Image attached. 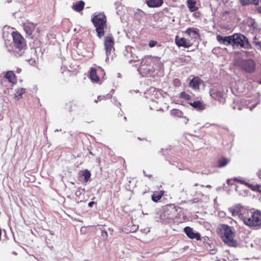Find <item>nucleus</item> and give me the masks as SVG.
I'll return each mask as SVG.
<instances>
[{
	"instance_id": "e433bc0d",
	"label": "nucleus",
	"mask_w": 261,
	"mask_h": 261,
	"mask_svg": "<svg viewBox=\"0 0 261 261\" xmlns=\"http://www.w3.org/2000/svg\"><path fill=\"white\" fill-rule=\"evenodd\" d=\"M251 4H253L255 5H257L259 3V0H251Z\"/></svg>"
},
{
	"instance_id": "8fccbe9b",
	"label": "nucleus",
	"mask_w": 261,
	"mask_h": 261,
	"mask_svg": "<svg viewBox=\"0 0 261 261\" xmlns=\"http://www.w3.org/2000/svg\"><path fill=\"white\" fill-rule=\"evenodd\" d=\"M124 119L125 120H126V117H124Z\"/></svg>"
},
{
	"instance_id": "de8ad7c7",
	"label": "nucleus",
	"mask_w": 261,
	"mask_h": 261,
	"mask_svg": "<svg viewBox=\"0 0 261 261\" xmlns=\"http://www.w3.org/2000/svg\"><path fill=\"white\" fill-rule=\"evenodd\" d=\"M59 131H61V129L59 130V129H56L55 130V132H59Z\"/></svg>"
},
{
	"instance_id": "cd10ccee",
	"label": "nucleus",
	"mask_w": 261,
	"mask_h": 261,
	"mask_svg": "<svg viewBox=\"0 0 261 261\" xmlns=\"http://www.w3.org/2000/svg\"><path fill=\"white\" fill-rule=\"evenodd\" d=\"M228 161L225 159L220 160L218 162V166L219 167H223L227 165Z\"/></svg>"
},
{
	"instance_id": "aec40b11",
	"label": "nucleus",
	"mask_w": 261,
	"mask_h": 261,
	"mask_svg": "<svg viewBox=\"0 0 261 261\" xmlns=\"http://www.w3.org/2000/svg\"><path fill=\"white\" fill-rule=\"evenodd\" d=\"M84 2L81 1L73 4L72 6V8L74 10L77 12H80L84 9Z\"/></svg>"
},
{
	"instance_id": "20e7f679",
	"label": "nucleus",
	"mask_w": 261,
	"mask_h": 261,
	"mask_svg": "<svg viewBox=\"0 0 261 261\" xmlns=\"http://www.w3.org/2000/svg\"><path fill=\"white\" fill-rule=\"evenodd\" d=\"M177 215V208L173 204L166 205L160 216L162 223H168L176 217Z\"/></svg>"
},
{
	"instance_id": "9d476101",
	"label": "nucleus",
	"mask_w": 261,
	"mask_h": 261,
	"mask_svg": "<svg viewBox=\"0 0 261 261\" xmlns=\"http://www.w3.org/2000/svg\"><path fill=\"white\" fill-rule=\"evenodd\" d=\"M250 99L242 98L239 103L238 101H234L232 108L233 110L238 109V110H241L243 108H249L250 110L251 111L255 107V105H253L252 106H248L250 103Z\"/></svg>"
},
{
	"instance_id": "4c0bfd02",
	"label": "nucleus",
	"mask_w": 261,
	"mask_h": 261,
	"mask_svg": "<svg viewBox=\"0 0 261 261\" xmlns=\"http://www.w3.org/2000/svg\"><path fill=\"white\" fill-rule=\"evenodd\" d=\"M108 236V233L105 230H102V232H101V236L102 237H107Z\"/></svg>"
},
{
	"instance_id": "c756f323",
	"label": "nucleus",
	"mask_w": 261,
	"mask_h": 261,
	"mask_svg": "<svg viewBox=\"0 0 261 261\" xmlns=\"http://www.w3.org/2000/svg\"><path fill=\"white\" fill-rule=\"evenodd\" d=\"M241 4L242 5H247L249 4H251V0H241Z\"/></svg>"
},
{
	"instance_id": "2eb2a0df",
	"label": "nucleus",
	"mask_w": 261,
	"mask_h": 261,
	"mask_svg": "<svg viewBox=\"0 0 261 261\" xmlns=\"http://www.w3.org/2000/svg\"><path fill=\"white\" fill-rule=\"evenodd\" d=\"M163 3V0H148L146 1V4L150 8L160 7Z\"/></svg>"
},
{
	"instance_id": "393cba45",
	"label": "nucleus",
	"mask_w": 261,
	"mask_h": 261,
	"mask_svg": "<svg viewBox=\"0 0 261 261\" xmlns=\"http://www.w3.org/2000/svg\"><path fill=\"white\" fill-rule=\"evenodd\" d=\"M171 115L174 117H182L183 113L178 109H173L170 111Z\"/></svg>"
},
{
	"instance_id": "58836bf2",
	"label": "nucleus",
	"mask_w": 261,
	"mask_h": 261,
	"mask_svg": "<svg viewBox=\"0 0 261 261\" xmlns=\"http://www.w3.org/2000/svg\"><path fill=\"white\" fill-rule=\"evenodd\" d=\"M138 229V226H134V228L130 229L131 232H135Z\"/></svg>"
},
{
	"instance_id": "423d86ee",
	"label": "nucleus",
	"mask_w": 261,
	"mask_h": 261,
	"mask_svg": "<svg viewBox=\"0 0 261 261\" xmlns=\"http://www.w3.org/2000/svg\"><path fill=\"white\" fill-rule=\"evenodd\" d=\"M232 45L234 47L251 48V46L247 38L242 34H235L232 35Z\"/></svg>"
},
{
	"instance_id": "3c124183",
	"label": "nucleus",
	"mask_w": 261,
	"mask_h": 261,
	"mask_svg": "<svg viewBox=\"0 0 261 261\" xmlns=\"http://www.w3.org/2000/svg\"><path fill=\"white\" fill-rule=\"evenodd\" d=\"M206 187H211V186L210 185H207L206 186Z\"/></svg>"
},
{
	"instance_id": "f3484780",
	"label": "nucleus",
	"mask_w": 261,
	"mask_h": 261,
	"mask_svg": "<svg viewBox=\"0 0 261 261\" xmlns=\"http://www.w3.org/2000/svg\"><path fill=\"white\" fill-rule=\"evenodd\" d=\"M200 82V80L199 77H195L192 79L191 80L189 85L190 86L193 88L194 89H198L199 87V84Z\"/></svg>"
},
{
	"instance_id": "f257e3e1",
	"label": "nucleus",
	"mask_w": 261,
	"mask_h": 261,
	"mask_svg": "<svg viewBox=\"0 0 261 261\" xmlns=\"http://www.w3.org/2000/svg\"><path fill=\"white\" fill-rule=\"evenodd\" d=\"M229 211L233 216H238L249 227L254 229L261 227V213L259 211L246 208L240 204L229 208Z\"/></svg>"
},
{
	"instance_id": "a211bd4d",
	"label": "nucleus",
	"mask_w": 261,
	"mask_h": 261,
	"mask_svg": "<svg viewBox=\"0 0 261 261\" xmlns=\"http://www.w3.org/2000/svg\"><path fill=\"white\" fill-rule=\"evenodd\" d=\"M5 77L12 83H16L15 75L12 71H8L5 75Z\"/></svg>"
},
{
	"instance_id": "603ef678",
	"label": "nucleus",
	"mask_w": 261,
	"mask_h": 261,
	"mask_svg": "<svg viewBox=\"0 0 261 261\" xmlns=\"http://www.w3.org/2000/svg\"><path fill=\"white\" fill-rule=\"evenodd\" d=\"M133 62V60L129 61V62L130 63Z\"/></svg>"
},
{
	"instance_id": "b1692460",
	"label": "nucleus",
	"mask_w": 261,
	"mask_h": 261,
	"mask_svg": "<svg viewBox=\"0 0 261 261\" xmlns=\"http://www.w3.org/2000/svg\"><path fill=\"white\" fill-rule=\"evenodd\" d=\"M164 193L162 191L154 192L151 196V199L154 202H158L163 196Z\"/></svg>"
},
{
	"instance_id": "c9c22d12",
	"label": "nucleus",
	"mask_w": 261,
	"mask_h": 261,
	"mask_svg": "<svg viewBox=\"0 0 261 261\" xmlns=\"http://www.w3.org/2000/svg\"><path fill=\"white\" fill-rule=\"evenodd\" d=\"M254 43L258 47V48L261 49V42L255 41V42H254Z\"/></svg>"
},
{
	"instance_id": "72a5a7b5",
	"label": "nucleus",
	"mask_w": 261,
	"mask_h": 261,
	"mask_svg": "<svg viewBox=\"0 0 261 261\" xmlns=\"http://www.w3.org/2000/svg\"><path fill=\"white\" fill-rule=\"evenodd\" d=\"M141 231L142 232H143V233L147 234V233H148L150 231V230H149V228H146L143 229H141Z\"/></svg>"
},
{
	"instance_id": "dca6fc26",
	"label": "nucleus",
	"mask_w": 261,
	"mask_h": 261,
	"mask_svg": "<svg viewBox=\"0 0 261 261\" xmlns=\"http://www.w3.org/2000/svg\"><path fill=\"white\" fill-rule=\"evenodd\" d=\"M210 95L216 100H220L223 96V94L221 91L214 89H212L210 91Z\"/></svg>"
},
{
	"instance_id": "f03ea898",
	"label": "nucleus",
	"mask_w": 261,
	"mask_h": 261,
	"mask_svg": "<svg viewBox=\"0 0 261 261\" xmlns=\"http://www.w3.org/2000/svg\"><path fill=\"white\" fill-rule=\"evenodd\" d=\"M161 66L160 58L156 56H145L141 60L140 70L146 75H149Z\"/></svg>"
},
{
	"instance_id": "1a4fd4ad",
	"label": "nucleus",
	"mask_w": 261,
	"mask_h": 261,
	"mask_svg": "<svg viewBox=\"0 0 261 261\" xmlns=\"http://www.w3.org/2000/svg\"><path fill=\"white\" fill-rule=\"evenodd\" d=\"M114 38L112 35L109 34L105 37L104 46L107 56L106 60L109 59L112 49H114Z\"/></svg>"
},
{
	"instance_id": "37998d69",
	"label": "nucleus",
	"mask_w": 261,
	"mask_h": 261,
	"mask_svg": "<svg viewBox=\"0 0 261 261\" xmlns=\"http://www.w3.org/2000/svg\"><path fill=\"white\" fill-rule=\"evenodd\" d=\"M81 192L80 191H77L76 192L75 194L76 196H79L81 194Z\"/></svg>"
},
{
	"instance_id": "79ce46f5",
	"label": "nucleus",
	"mask_w": 261,
	"mask_h": 261,
	"mask_svg": "<svg viewBox=\"0 0 261 261\" xmlns=\"http://www.w3.org/2000/svg\"><path fill=\"white\" fill-rule=\"evenodd\" d=\"M256 11L258 13L261 14V7H258V8H257Z\"/></svg>"
},
{
	"instance_id": "5701e85b",
	"label": "nucleus",
	"mask_w": 261,
	"mask_h": 261,
	"mask_svg": "<svg viewBox=\"0 0 261 261\" xmlns=\"http://www.w3.org/2000/svg\"><path fill=\"white\" fill-rule=\"evenodd\" d=\"M90 77L92 81L98 82L99 78L97 75L96 70L94 68H91L90 69Z\"/></svg>"
},
{
	"instance_id": "bb28decb",
	"label": "nucleus",
	"mask_w": 261,
	"mask_h": 261,
	"mask_svg": "<svg viewBox=\"0 0 261 261\" xmlns=\"http://www.w3.org/2000/svg\"><path fill=\"white\" fill-rule=\"evenodd\" d=\"M83 176L84 177V180L85 182L88 181L91 176V173L88 170L84 171Z\"/></svg>"
},
{
	"instance_id": "2f4dec72",
	"label": "nucleus",
	"mask_w": 261,
	"mask_h": 261,
	"mask_svg": "<svg viewBox=\"0 0 261 261\" xmlns=\"http://www.w3.org/2000/svg\"><path fill=\"white\" fill-rule=\"evenodd\" d=\"M181 96L187 99H189V97H190V96L188 94H187L184 92L181 93Z\"/></svg>"
},
{
	"instance_id": "f704fd0d",
	"label": "nucleus",
	"mask_w": 261,
	"mask_h": 261,
	"mask_svg": "<svg viewBox=\"0 0 261 261\" xmlns=\"http://www.w3.org/2000/svg\"><path fill=\"white\" fill-rule=\"evenodd\" d=\"M238 182L247 186L248 182L242 179H237Z\"/></svg>"
},
{
	"instance_id": "09e8293b",
	"label": "nucleus",
	"mask_w": 261,
	"mask_h": 261,
	"mask_svg": "<svg viewBox=\"0 0 261 261\" xmlns=\"http://www.w3.org/2000/svg\"><path fill=\"white\" fill-rule=\"evenodd\" d=\"M89 154L93 155V154L91 151H89Z\"/></svg>"
},
{
	"instance_id": "ddd939ff",
	"label": "nucleus",
	"mask_w": 261,
	"mask_h": 261,
	"mask_svg": "<svg viewBox=\"0 0 261 261\" xmlns=\"http://www.w3.org/2000/svg\"><path fill=\"white\" fill-rule=\"evenodd\" d=\"M217 39L221 44H223L225 45H228L229 44L232 45V35L228 36L218 35Z\"/></svg>"
},
{
	"instance_id": "a19ab883",
	"label": "nucleus",
	"mask_w": 261,
	"mask_h": 261,
	"mask_svg": "<svg viewBox=\"0 0 261 261\" xmlns=\"http://www.w3.org/2000/svg\"><path fill=\"white\" fill-rule=\"evenodd\" d=\"M257 176L261 179V169L257 173Z\"/></svg>"
},
{
	"instance_id": "49530a36",
	"label": "nucleus",
	"mask_w": 261,
	"mask_h": 261,
	"mask_svg": "<svg viewBox=\"0 0 261 261\" xmlns=\"http://www.w3.org/2000/svg\"><path fill=\"white\" fill-rule=\"evenodd\" d=\"M20 71H21V69H18L17 70V72L18 73H19Z\"/></svg>"
},
{
	"instance_id": "9b49d317",
	"label": "nucleus",
	"mask_w": 261,
	"mask_h": 261,
	"mask_svg": "<svg viewBox=\"0 0 261 261\" xmlns=\"http://www.w3.org/2000/svg\"><path fill=\"white\" fill-rule=\"evenodd\" d=\"M184 232L187 236L190 239H196L197 240H200V234L198 232H195L190 227H186L184 228Z\"/></svg>"
},
{
	"instance_id": "6e6552de",
	"label": "nucleus",
	"mask_w": 261,
	"mask_h": 261,
	"mask_svg": "<svg viewBox=\"0 0 261 261\" xmlns=\"http://www.w3.org/2000/svg\"><path fill=\"white\" fill-rule=\"evenodd\" d=\"M14 46L19 50H22L26 47V43L23 37L18 33L13 32L12 34Z\"/></svg>"
},
{
	"instance_id": "ea45409f",
	"label": "nucleus",
	"mask_w": 261,
	"mask_h": 261,
	"mask_svg": "<svg viewBox=\"0 0 261 261\" xmlns=\"http://www.w3.org/2000/svg\"><path fill=\"white\" fill-rule=\"evenodd\" d=\"M94 203H95V202H93V201H91V202H90L88 203V206H89V207H92V206H93V204H94Z\"/></svg>"
},
{
	"instance_id": "c03bdc74",
	"label": "nucleus",
	"mask_w": 261,
	"mask_h": 261,
	"mask_svg": "<svg viewBox=\"0 0 261 261\" xmlns=\"http://www.w3.org/2000/svg\"><path fill=\"white\" fill-rule=\"evenodd\" d=\"M101 96H98V98H97V99H96L94 100V102L97 103L98 102V100H99V99L100 98Z\"/></svg>"
},
{
	"instance_id": "473e14b6",
	"label": "nucleus",
	"mask_w": 261,
	"mask_h": 261,
	"mask_svg": "<svg viewBox=\"0 0 261 261\" xmlns=\"http://www.w3.org/2000/svg\"><path fill=\"white\" fill-rule=\"evenodd\" d=\"M255 191L259 192L261 194V185H257Z\"/></svg>"
},
{
	"instance_id": "5fc2aeb1",
	"label": "nucleus",
	"mask_w": 261,
	"mask_h": 261,
	"mask_svg": "<svg viewBox=\"0 0 261 261\" xmlns=\"http://www.w3.org/2000/svg\"><path fill=\"white\" fill-rule=\"evenodd\" d=\"M107 96H109V97H110V95H109V94H107Z\"/></svg>"
},
{
	"instance_id": "7c9ffc66",
	"label": "nucleus",
	"mask_w": 261,
	"mask_h": 261,
	"mask_svg": "<svg viewBox=\"0 0 261 261\" xmlns=\"http://www.w3.org/2000/svg\"><path fill=\"white\" fill-rule=\"evenodd\" d=\"M157 42L155 41H150L149 43V46L150 47H153L156 45Z\"/></svg>"
},
{
	"instance_id": "0eeeda50",
	"label": "nucleus",
	"mask_w": 261,
	"mask_h": 261,
	"mask_svg": "<svg viewBox=\"0 0 261 261\" xmlns=\"http://www.w3.org/2000/svg\"><path fill=\"white\" fill-rule=\"evenodd\" d=\"M238 66L247 72L252 73L255 69V63L251 59L240 60L237 63Z\"/></svg>"
},
{
	"instance_id": "6ab92c4d",
	"label": "nucleus",
	"mask_w": 261,
	"mask_h": 261,
	"mask_svg": "<svg viewBox=\"0 0 261 261\" xmlns=\"http://www.w3.org/2000/svg\"><path fill=\"white\" fill-rule=\"evenodd\" d=\"M196 2L194 0H187V6L191 12H194L197 10L198 8L195 6Z\"/></svg>"
},
{
	"instance_id": "39448f33",
	"label": "nucleus",
	"mask_w": 261,
	"mask_h": 261,
	"mask_svg": "<svg viewBox=\"0 0 261 261\" xmlns=\"http://www.w3.org/2000/svg\"><path fill=\"white\" fill-rule=\"evenodd\" d=\"M222 228L224 231L222 236L223 241L230 246H235L237 242L233 239L234 233L232 228L225 224L222 225Z\"/></svg>"
},
{
	"instance_id": "412c9836",
	"label": "nucleus",
	"mask_w": 261,
	"mask_h": 261,
	"mask_svg": "<svg viewBox=\"0 0 261 261\" xmlns=\"http://www.w3.org/2000/svg\"><path fill=\"white\" fill-rule=\"evenodd\" d=\"M190 105L198 110L202 111L205 109L204 105L200 101H195L191 102Z\"/></svg>"
},
{
	"instance_id": "4468645a",
	"label": "nucleus",
	"mask_w": 261,
	"mask_h": 261,
	"mask_svg": "<svg viewBox=\"0 0 261 261\" xmlns=\"http://www.w3.org/2000/svg\"><path fill=\"white\" fill-rule=\"evenodd\" d=\"M35 29V25L33 23H27L23 25V29L24 31L25 32L26 34L30 37L31 38H33L32 34Z\"/></svg>"
},
{
	"instance_id": "f8f14e48",
	"label": "nucleus",
	"mask_w": 261,
	"mask_h": 261,
	"mask_svg": "<svg viewBox=\"0 0 261 261\" xmlns=\"http://www.w3.org/2000/svg\"><path fill=\"white\" fill-rule=\"evenodd\" d=\"M176 45L179 47H189L192 45V42L185 38H179L177 36L175 38Z\"/></svg>"
},
{
	"instance_id": "7ed1b4c3",
	"label": "nucleus",
	"mask_w": 261,
	"mask_h": 261,
	"mask_svg": "<svg viewBox=\"0 0 261 261\" xmlns=\"http://www.w3.org/2000/svg\"><path fill=\"white\" fill-rule=\"evenodd\" d=\"M92 22L96 28L97 36L101 38L105 35V30L107 28V18L103 13H94L92 17Z\"/></svg>"
},
{
	"instance_id": "c85d7f7f",
	"label": "nucleus",
	"mask_w": 261,
	"mask_h": 261,
	"mask_svg": "<svg viewBox=\"0 0 261 261\" xmlns=\"http://www.w3.org/2000/svg\"><path fill=\"white\" fill-rule=\"evenodd\" d=\"M257 184H249L247 183V186L251 190L253 191H255L256 186Z\"/></svg>"
},
{
	"instance_id": "a878e982",
	"label": "nucleus",
	"mask_w": 261,
	"mask_h": 261,
	"mask_svg": "<svg viewBox=\"0 0 261 261\" xmlns=\"http://www.w3.org/2000/svg\"><path fill=\"white\" fill-rule=\"evenodd\" d=\"M25 92V89L24 88H19L16 90L15 92V96L19 99L22 97V95Z\"/></svg>"
},
{
	"instance_id": "4be33fe9",
	"label": "nucleus",
	"mask_w": 261,
	"mask_h": 261,
	"mask_svg": "<svg viewBox=\"0 0 261 261\" xmlns=\"http://www.w3.org/2000/svg\"><path fill=\"white\" fill-rule=\"evenodd\" d=\"M186 33L190 37H191L194 39H196L199 37V34L193 28L188 29L186 31Z\"/></svg>"
},
{
	"instance_id": "864d4df0",
	"label": "nucleus",
	"mask_w": 261,
	"mask_h": 261,
	"mask_svg": "<svg viewBox=\"0 0 261 261\" xmlns=\"http://www.w3.org/2000/svg\"><path fill=\"white\" fill-rule=\"evenodd\" d=\"M197 185H198L197 184H195V186H197Z\"/></svg>"
},
{
	"instance_id": "a18cd8bd",
	"label": "nucleus",
	"mask_w": 261,
	"mask_h": 261,
	"mask_svg": "<svg viewBox=\"0 0 261 261\" xmlns=\"http://www.w3.org/2000/svg\"><path fill=\"white\" fill-rule=\"evenodd\" d=\"M136 59H134V61L135 62H136L137 60H139V59H138V57H136Z\"/></svg>"
}]
</instances>
